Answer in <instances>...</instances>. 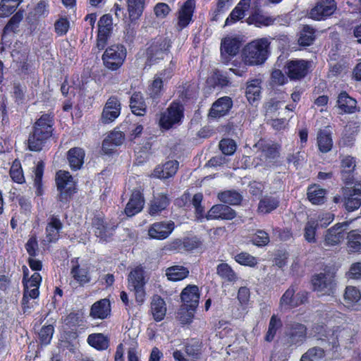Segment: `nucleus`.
I'll return each mask as SVG.
<instances>
[{
	"label": "nucleus",
	"mask_w": 361,
	"mask_h": 361,
	"mask_svg": "<svg viewBox=\"0 0 361 361\" xmlns=\"http://www.w3.org/2000/svg\"><path fill=\"white\" fill-rule=\"evenodd\" d=\"M326 190L318 185L309 187L307 197L313 204H321L325 201Z\"/></svg>",
	"instance_id": "58836bf2"
},
{
	"label": "nucleus",
	"mask_w": 361,
	"mask_h": 361,
	"mask_svg": "<svg viewBox=\"0 0 361 361\" xmlns=\"http://www.w3.org/2000/svg\"><path fill=\"white\" fill-rule=\"evenodd\" d=\"M169 202L170 200L166 194H158L151 202L149 214L151 215H155L165 209L169 204Z\"/></svg>",
	"instance_id": "f704fd0d"
},
{
	"label": "nucleus",
	"mask_w": 361,
	"mask_h": 361,
	"mask_svg": "<svg viewBox=\"0 0 361 361\" xmlns=\"http://www.w3.org/2000/svg\"><path fill=\"white\" fill-rule=\"evenodd\" d=\"M286 335L290 344L300 345L306 338L307 327L300 323H291L287 326Z\"/></svg>",
	"instance_id": "f8f14e48"
},
{
	"label": "nucleus",
	"mask_w": 361,
	"mask_h": 361,
	"mask_svg": "<svg viewBox=\"0 0 361 361\" xmlns=\"http://www.w3.org/2000/svg\"><path fill=\"white\" fill-rule=\"evenodd\" d=\"M151 310L154 319L157 321H161L166 312L165 301L159 295H154L151 302Z\"/></svg>",
	"instance_id": "2f4dec72"
},
{
	"label": "nucleus",
	"mask_w": 361,
	"mask_h": 361,
	"mask_svg": "<svg viewBox=\"0 0 361 361\" xmlns=\"http://www.w3.org/2000/svg\"><path fill=\"white\" fill-rule=\"evenodd\" d=\"M274 21L275 18L257 13L252 15L247 19L249 24H254L257 27L269 26L274 24Z\"/></svg>",
	"instance_id": "de8ad7c7"
},
{
	"label": "nucleus",
	"mask_w": 361,
	"mask_h": 361,
	"mask_svg": "<svg viewBox=\"0 0 361 361\" xmlns=\"http://www.w3.org/2000/svg\"><path fill=\"white\" fill-rule=\"evenodd\" d=\"M123 141L124 135L121 131H113L103 141L102 150L105 154H111L114 149L109 147V144L118 147L122 145Z\"/></svg>",
	"instance_id": "c756f323"
},
{
	"label": "nucleus",
	"mask_w": 361,
	"mask_h": 361,
	"mask_svg": "<svg viewBox=\"0 0 361 361\" xmlns=\"http://www.w3.org/2000/svg\"><path fill=\"white\" fill-rule=\"evenodd\" d=\"M144 199L138 190L132 192L130 200L126 207L125 213L128 216H133L139 213L143 208Z\"/></svg>",
	"instance_id": "5701e85b"
},
{
	"label": "nucleus",
	"mask_w": 361,
	"mask_h": 361,
	"mask_svg": "<svg viewBox=\"0 0 361 361\" xmlns=\"http://www.w3.org/2000/svg\"><path fill=\"white\" fill-rule=\"evenodd\" d=\"M189 269L180 265H174L166 269V276L169 281H178L187 278L189 275Z\"/></svg>",
	"instance_id": "72a5a7b5"
},
{
	"label": "nucleus",
	"mask_w": 361,
	"mask_h": 361,
	"mask_svg": "<svg viewBox=\"0 0 361 361\" xmlns=\"http://www.w3.org/2000/svg\"><path fill=\"white\" fill-rule=\"evenodd\" d=\"M195 8V0H188L182 5L178 11V25L180 29L185 27L191 22Z\"/></svg>",
	"instance_id": "6ab92c4d"
},
{
	"label": "nucleus",
	"mask_w": 361,
	"mask_h": 361,
	"mask_svg": "<svg viewBox=\"0 0 361 361\" xmlns=\"http://www.w3.org/2000/svg\"><path fill=\"white\" fill-rule=\"evenodd\" d=\"M252 245L262 247L266 246L269 242L268 234L264 231H258L252 238Z\"/></svg>",
	"instance_id": "e2e57ef3"
},
{
	"label": "nucleus",
	"mask_w": 361,
	"mask_h": 361,
	"mask_svg": "<svg viewBox=\"0 0 361 361\" xmlns=\"http://www.w3.org/2000/svg\"><path fill=\"white\" fill-rule=\"evenodd\" d=\"M317 226L316 220L311 219L307 221L305 228V238L307 241L312 242L314 240Z\"/></svg>",
	"instance_id": "69168bd1"
},
{
	"label": "nucleus",
	"mask_w": 361,
	"mask_h": 361,
	"mask_svg": "<svg viewBox=\"0 0 361 361\" xmlns=\"http://www.w3.org/2000/svg\"><path fill=\"white\" fill-rule=\"evenodd\" d=\"M130 106L134 114L137 116L144 115L146 111V106L140 92H135L131 96Z\"/></svg>",
	"instance_id": "ea45409f"
},
{
	"label": "nucleus",
	"mask_w": 361,
	"mask_h": 361,
	"mask_svg": "<svg viewBox=\"0 0 361 361\" xmlns=\"http://www.w3.org/2000/svg\"><path fill=\"white\" fill-rule=\"evenodd\" d=\"M235 216V211L225 204L214 205L208 212L207 219H233Z\"/></svg>",
	"instance_id": "aec40b11"
},
{
	"label": "nucleus",
	"mask_w": 361,
	"mask_h": 361,
	"mask_svg": "<svg viewBox=\"0 0 361 361\" xmlns=\"http://www.w3.org/2000/svg\"><path fill=\"white\" fill-rule=\"evenodd\" d=\"M326 355V351L324 348L318 346L310 348L305 353L300 361H319Z\"/></svg>",
	"instance_id": "37998d69"
},
{
	"label": "nucleus",
	"mask_w": 361,
	"mask_h": 361,
	"mask_svg": "<svg viewBox=\"0 0 361 361\" xmlns=\"http://www.w3.org/2000/svg\"><path fill=\"white\" fill-rule=\"evenodd\" d=\"M245 93L246 97L250 104L259 99L261 93L260 80L255 79L249 82Z\"/></svg>",
	"instance_id": "4c0bfd02"
},
{
	"label": "nucleus",
	"mask_w": 361,
	"mask_h": 361,
	"mask_svg": "<svg viewBox=\"0 0 361 361\" xmlns=\"http://www.w3.org/2000/svg\"><path fill=\"white\" fill-rule=\"evenodd\" d=\"M49 2L47 0H40L33 10L36 18H45L49 15Z\"/></svg>",
	"instance_id": "13d9d810"
},
{
	"label": "nucleus",
	"mask_w": 361,
	"mask_h": 361,
	"mask_svg": "<svg viewBox=\"0 0 361 361\" xmlns=\"http://www.w3.org/2000/svg\"><path fill=\"white\" fill-rule=\"evenodd\" d=\"M126 57V48L121 44H114L106 49L102 56V61L106 68L116 71L123 65Z\"/></svg>",
	"instance_id": "39448f33"
},
{
	"label": "nucleus",
	"mask_w": 361,
	"mask_h": 361,
	"mask_svg": "<svg viewBox=\"0 0 361 361\" xmlns=\"http://www.w3.org/2000/svg\"><path fill=\"white\" fill-rule=\"evenodd\" d=\"M54 331V326L51 324L43 326L39 332V337L41 342L44 344L49 343Z\"/></svg>",
	"instance_id": "0e129e2a"
},
{
	"label": "nucleus",
	"mask_w": 361,
	"mask_h": 361,
	"mask_svg": "<svg viewBox=\"0 0 361 361\" xmlns=\"http://www.w3.org/2000/svg\"><path fill=\"white\" fill-rule=\"evenodd\" d=\"M175 228L172 221H161L153 224L148 230L150 238L163 240L166 238Z\"/></svg>",
	"instance_id": "ddd939ff"
},
{
	"label": "nucleus",
	"mask_w": 361,
	"mask_h": 361,
	"mask_svg": "<svg viewBox=\"0 0 361 361\" xmlns=\"http://www.w3.org/2000/svg\"><path fill=\"white\" fill-rule=\"evenodd\" d=\"M282 326V322L279 317L274 314L271 316L269 323L268 331L265 335L264 339L267 342H271L274 340L277 331Z\"/></svg>",
	"instance_id": "49530a36"
},
{
	"label": "nucleus",
	"mask_w": 361,
	"mask_h": 361,
	"mask_svg": "<svg viewBox=\"0 0 361 361\" xmlns=\"http://www.w3.org/2000/svg\"><path fill=\"white\" fill-rule=\"evenodd\" d=\"M350 222L344 221L336 224L334 227L329 228L325 235V243L326 245L334 246L337 245L344 237L345 231Z\"/></svg>",
	"instance_id": "a211bd4d"
},
{
	"label": "nucleus",
	"mask_w": 361,
	"mask_h": 361,
	"mask_svg": "<svg viewBox=\"0 0 361 361\" xmlns=\"http://www.w3.org/2000/svg\"><path fill=\"white\" fill-rule=\"evenodd\" d=\"M61 228L62 224L61 221L56 217H52L46 228L45 241L51 243L59 239V232Z\"/></svg>",
	"instance_id": "473e14b6"
},
{
	"label": "nucleus",
	"mask_w": 361,
	"mask_h": 361,
	"mask_svg": "<svg viewBox=\"0 0 361 361\" xmlns=\"http://www.w3.org/2000/svg\"><path fill=\"white\" fill-rule=\"evenodd\" d=\"M144 4L145 0H128V11L132 21L138 19L142 15Z\"/></svg>",
	"instance_id": "a19ab883"
},
{
	"label": "nucleus",
	"mask_w": 361,
	"mask_h": 361,
	"mask_svg": "<svg viewBox=\"0 0 361 361\" xmlns=\"http://www.w3.org/2000/svg\"><path fill=\"white\" fill-rule=\"evenodd\" d=\"M240 46V42L236 37H226L221 40V55L228 54V56H235L238 52Z\"/></svg>",
	"instance_id": "c85d7f7f"
},
{
	"label": "nucleus",
	"mask_w": 361,
	"mask_h": 361,
	"mask_svg": "<svg viewBox=\"0 0 361 361\" xmlns=\"http://www.w3.org/2000/svg\"><path fill=\"white\" fill-rule=\"evenodd\" d=\"M314 40V29L310 26H305L300 32L298 42L302 46H310Z\"/></svg>",
	"instance_id": "5fc2aeb1"
},
{
	"label": "nucleus",
	"mask_w": 361,
	"mask_h": 361,
	"mask_svg": "<svg viewBox=\"0 0 361 361\" xmlns=\"http://www.w3.org/2000/svg\"><path fill=\"white\" fill-rule=\"evenodd\" d=\"M10 176L12 180L17 183H23L25 182L23 170L19 161H13L10 169Z\"/></svg>",
	"instance_id": "6e6d98bb"
},
{
	"label": "nucleus",
	"mask_w": 361,
	"mask_h": 361,
	"mask_svg": "<svg viewBox=\"0 0 361 361\" xmlns=\"http://www.w3.org/2000/svg\"><path fill=\"white\" fill-rule=\"evenodd\" d=\"M85 155L84 149L80 147H73L68 151L67 159L71 169L78 170L81 168Z\"/></svg>",
	"instance_id": "cd10ccee"
},
{
	"label": "nucleus",
	"mask_w": 361,
	"mask_h": 361,
	"mask_svg": "<svg viewBox=\"0 0 361 361\" xmlns=\"http://www.w3.org/2000/svg\"><path fill=\"white\" fill-rule=\"evenodd\" d=\"M183 106L178 102H172L165 111L161 113L159 125L162 128L170 129L173 126L180 124L184 116Z\"/></svg>",
	"instance_id": "423d86ee"
},
{
	"label": "nucleus",
	"mask_w": 361,
	"mask_h": 361,
	"mask_svg": "<svg viewBox=\"0 0 361 361\" xmlns=\"http://www.w3.org/2000/svg\"><path fill=\"white\" fill-rule=\"evenodd\" d=\"M340 159L342 180L346 184H349L352 183L353 180V172L356 166L355 160L349 155L341 156Z\"/></svg>",
	"instance_id": "4be33fe9"
},
{
	"label": "nucleus",
	"mask_w": 361,
	"mask_h": 361,
	"mask_svg": "<svg viewBox=\"0 0 361 361\" xmlns=\"http://www.w3.org/2000/svg\"><path fill=\"white\" fill-rule=\"evenodd\" d=\"M337 104L338 108L345 113L352 114L357 109L356 100L350 97L345 92L340 93Z\"/></svg>",
	"instance_id": "7c9ffc66"
},
{
	"label": "nucleus",
	"mask_w": 361,
	"mask_h": 361,
	"mask_svg": "<svg viewBox=\"0 0 361 361\" xmlns=\"http://www.w3.org/2000/svg\"><path fill=\"white\" fill-rule=\"evenodd\" d=\"M111 312V305L108 299L95 302L91 307L90 314L94 319H106Z\"/></svg>",
	"instance_id": "393cba45"
},
{
	"label": "nucleus",
	"mask_w": 361,
	"mask_h": 361,
	"mask_svg": "<svg viewBox=\"0 0 361 361\" xmlns=\"http://www.w3.org/2000/svg\"><path fill=\"white\" fill-rule=\"evenodd\" d=\"M216 273L221 278L229 282H235L238 279L235 272L226 263L219 264L216 267Z\"/></svg>",
	"instance_id": "a18cd8bd"
},
{
	"label": "nucleus",
	"mask_w": 361,
	"mask_h": 361,
	"mask_svg": "<svg viewBox=\"0 0 361 361\" xmlns=\"http://www.w3.org/2000/svg\"><path fill=\"white\" fill-rule=\"evenodd\" d=\"M331 130L329 127L319 130L317 136V143L319 150L322 153H327L333 147Z\"/></svg>",
	"instance_id": "b1692460"
},
{
	"label": "nucleus",
	"mask_w": 361,
	"mask_h": 361,
	"mask_svg": "<svg viewBox=\"0 0 361 361\" xmlns=\"http://www.w3.org/2000/svg\"><path fill=\"white\" fill-rule=\"evenodd\" d=\"M92 224L96 236L101 240H107L113 235L114 228L106 226L103 219L96 218L94 219Z\"/></svg>",
	"instance_id": "c9c22d12"
},
{
	"label": "nucleus",
	"mask_w": 361,
	"mask_h": 361,
	"mask_svg": "<svg viewBox=\"0 0 361 361\" xmlns=\"http://www.w3.org/2000/svg\"><path fill=\"white\" fill-rule=\"evenodd\" d=\"M43 161H38L34 170V186L36 188L35 193L40 196L43 193L42 179L44 172Z\"/></svg>",
	"instance_id": "09e8293b"
},
{
	"label": "nucleus",
	"mask_w": 361,
	"mask_h": 361,
	"mask_svg": "<svg viewBox=\"0 0 361 361\" xmlns=\"http://www.w3.org/2000/svg\"><path fill=\"white\" fill-rule=\"evenodd\" d=\"M170 47L169 41L166 39L154 42L147 49V61L150 63H153L159 59H163Z\"/></svg>",
	"instance_id": "2eb2a0df"
},
{
	"label": "nucleus",
	"mask_w": 361,
	"mask_h": 361,
	"mask_svg": "<svg viewBox=\"0 0 361 361\" xmlns=\"http://www.w3.org/2000/svg\"><path fill=\"white\" fill-rule=\"evenodd\" d=\"M56 183L58 190L60 192L61 200H66L75 192V182L68 171H59L56 173Z\"/></svg>",
	"instance_id": "0eeeda50"
},
{
	"label": "nucleus",
	"mask_w": 361,
	"mask_h": 361,
	"mask_svg": "<svg viewBox=\"0 0 361 361\" xmlns=\"http://www.w3.org/2000/svg\"><path fill=\"white\" fill-rule=\"evenodd\" d=\"M343 198L345 208L354 211L361 205V181L355 183L351 188L343 189Z\"/></svg>",
	"instance_id": "6e6552de"
},
{
	"label": "nucleus",
	"mask_w": 361,
	"mask_h": 361,
	"mask_svg": "<svg viewBox=\"0 0 361 361\" xmlns=\"http://www.w3.org/2000/svg\"><path fill=\"white\" fill-rule=\"evenodd\" d=\"M336 8L334 0H321L311 10L310 16L314 20H322L332 15Z\"/></svg>",
	"instance_id": "9d476101"
},
{
	"label": "nucleus",
	"mask_w": 361,
	"mask_h": 361,
	"mask_svg": "<svg viewBox=\"0 0 361 361\" xmlns=\"http://www.w3.org/2000/svg\"><path fill=\"white\" fill-rule=\"evenodd\" d=\"M232 106V101L228 97L219 98L215 102L209 111V116L219 118L226 115Z\"/></svg>",
	"instance_id": "a878e982"
},
{
	"label": "nucleus",
	"mask_w": 361,
	"mask_h": 361,
	"mask_svg": "<svg viewBox=\"0 0 361 361\" xmlns=\"http://www.w3.org/2000/svg\"><path fill=\"white\" fill-rule=\"evenodd\" d=\"M113 28L112 18L109 15H104L98 22V34L97 47L103 49L109 37Z\"/></svg>",
	"instance_id": "1a4fd4ad"
},
{
	"label": "nucleus",
	"mask_w": 361,
	"mask_h": 361,
	"mask_svg": "<svg viewBox=\"0 0 361 361\" xmlns=\"http://www.w3.org/2000/svg\"><path fill=\"white\" fill-rule=\"evenodd\" d=\"M69 27V20L63 17L58 19L54 23L55 32L59 36L65 35L68 32Z\"/></svg>",
	"instance_id": "052dcab7"
},
{
	"label": "nucleus",
	"mask_w": 361,
	"mask_h": 361,
	"mask_svg": "<svg viewBox=\"0 0 361 361\" xmlns=\"http://www.w3.org/2000/svg\"><path fill=\"white\" fill-rule=\"evenodd\" d=\"M271 40L270 37H262L247 43L241 54L244 64L254 66L264 63L270 54Z\"/></svg>",
	"instance_id": "f257e3e1"
},
{
	"label": "nucleus",
	"mask_w": 361,
	"mask_h": 361,
	"mask_svg": "<svg viewBox=\"0 0 361 361\" xmlns=\"http://www.w3.org/2000/svg\"><path fill=\"white\" fill-rule=\"evenodd\" d=\"M348 238L350 248H361V234L357 231H350Z\"/></svg>",
	"instance_id": "774afa93"
},
{
	"label": "nucleus",
	"mask_w": 361,
	"mask_h": 361,
	"mask_svg": "<svg viewBox=\"0 0 361 361\" xmlns=\"http://www.w3.org/2000/svg\"><path fill=\"white\" fill-rule=\"evenodd\" d=\"M310 64L305 60H290L285 66L286 72L290 79H300L307 73Z\"/></svg>",
	"instance_id": "9b49d317"
},
{
	"label": "nucleus",
	"mask_w": 361,
	"mask_h": 361,
	"mask_svg": "<svg viewBox=\"0 0 361 361\" xmlns=\"http://www.w3.org/2000/svg\"><path fill=\"white\" fill-rule=\"evenodd\" d=\"M121 114V104L116 97H110L103 109L102 120L103 123H109L114 121Z\"/></svg>",
	"instance_id": "f3484780"
},
{
	"label": "nucleus",
	"mask_w": 361,
	"mask_h": 361,
	"mask_svg": "<svg viewBox=\"0 0 361 361\" xmlns=\"http://www.w3.org/2000/svg\"><path fill=\"white\" fill-rule=\"evenodd\" d=\"M22 18L23 14L19 12L16 13L5 26L4 32H15Z\"/></svg>",
	"instance_id": "338daca9"
},
{
	"label": "nucleus",
	"mask_w": 361,
	"mask_h": 361,
	"mask_svg": "<svg viewBox=\"0 0 361 361\" xmlns=\"http://www.w3.org/2000/svg\"><path fill=\"white\" fill-rule=\"evenodd\" d=\"M219 147L226 155L233 154L236 149V144L234 140L231 139H223L219 142Z\"/></svg>",
	"instance_id": "680f3d73"
},
{
	"label": "nucleus",
	"mask_w": 361,
	"mask_h": 361,
	"mask_svg": "<svg viewBox=\"0 0 361 361\" xmlns=\"http://www.w3.org/2000/svg\"><path fill=\"white\" fill-rule=\"evenodd\" d=\"M311 282L313 290L319 295L334 296L336 293L337 283L333 272L328 271L314 274Z\"/></svg>",
	"instance_id": "20e7f679"
},
{
	"label": "nucleus",
	"mask_w": 361,
	"mask_h": 361,
	"mask_svg": "<svg viewBox=\"0 0 361 361\" xmlns=\"http://www.w3.org/2000/svg\"><path fill=\"white\" fill-rule=\"evenodd\" d=\"M279 205V201L274 197H264L260 200L258 211L263 214H267L274 210Z\"/></svg>",
	"instance_id": "603ef678"
},
{
	"label": "nucleus",
	"mask_w": 361,
	"mask_h": 361,
	"mask_svg": "<svg viewBox=\"0 0 361 361\" xmlns=\"http://www.w3.org/2000/svg\"><path fill=\"white\" fill-rule=\"evenodd\" d=\"M361 298V294L358 289L353 286H348L344 293V299L348 304H354Z\"/></svg>",
	"instance_id": "4d7b16f0"
},
{
	"label": "nucleus",
	"mask_w": 361,
	"mask_h": 361,
	"mask_svg": "<svg viewBox=\"0 0 361 361\" xmlns=\"http://www.w3.org/2000/svg\"><path fill=\"white\" fill-rule=\"evenodd\" d=\"M128 285L130 288L145 286L144 270L141 267H135L131 271L128 278Z\"/></svg>",
	"instance_id": "e433bc0d"
},
{
	"label": "nucleus",
	"mask_w": 361,
	"mask_h": 361,
	"mask_svg": "<svg viewBox=\"0 0 361 361\" xmlns=\"http://www.w3.org/2000/svg\"><path fill=\"white\" fill-rule=\"evenodd\" d=\"M250 6V0H240L225 21L224 26L231 25L243 19Z\"/></svg>",
	"instance_id": "412c9836"
},
{
	"label": "nucleus",
	"mask_w": 361,
	"mask_h": 361,
	"mask_svg": "<svg viewBox=\"0 0 361 361\" xmlns=\"http://www.w3.org/2000/svg\"><path fill=\"white\" fill-rule=\"evenodd\" d=\"M75 261V264L73 265L71 269V274L73 277L80 283H87L90 281V278L88 276L87 271L85 269L80 268L79 264H78V259H75L72 260V263H74Z\"/></svg>",
	"instance_id": "8fccbe9b"
},
{
	"label": "nucleus",
	"mask_w": 361,
	"mask_h": 361,
	"mask_svg": "<svg viewBox=\"0 0 361 361\" xmlns=\"http://www.w3.org/2000/svg\"><path fill=\"white\" fill-rule=\"evenodd\" d=\"M52 118L48 114L42 115L35 123L33 133L29 136L27 143L31 151H40L52 133Z\"/></svg>",
	"instance_id": "f03ea898"
},
{
	"label": "nucleus",
	"mask_w": 361,
	"mask_h": 361,
	"mask_svg": "<svg viewBox=\"0 0 361 361\" xmlns=\"http://www.w3.org/2000/svg\"><path fill=\"white\" fill-rule=\"evenodd\" d=\"M218 197L220 201L232 205H236L241 201V195L233 190H227L219 193Z\"/></svg>",
	"instance_id": "3c124183"
},
{
	"label": "nucleus",
	"mask_w": 361,
	"mask_h": 361,
	"mask_svg": "<svg viewBox=\"0 0 361 361\" xmlns=\"http://www.w3.org/2000/svg\"><path fill=\"white\" fill-rule=\"evenodd\" d=\"M27 277L28 269L24 267L23 279L24 290L21 304L25 313L32 308V305L30 304V299L38 298L39 294V288L42 281V276L37 272L34 273L30 279H27Z\"/></svg>",
	"instance_id": "7ed1b4c3"
},
{
	"label": "nucleus",
	"mask_w": 361,
	"mask_h": 361,
	"mask_svg": "<svg viewBox=\"0 0 361 361\" xmlns=\"http://www.w3.org/2000/svg\"><path fill=\"white\" fill-rule=\"evenodd\" d=\"M183 302L182 306L195 310L199 305L200 293L199 288L195 285H188L183 290L180 295Z\"/></svg>",
	"instance_id": "dca6fc26"
},
{
	"label": "nucleus",
	"mask_w": 361,
	"mask_h": 361,
	"mask_svg": "<svg viewBox=\"0 0 361 361\" xmlns=\"http://www.w3.org/2000/svg\"><path fill=\"white\" fill-rule=\"evenodd\" d=\"M235 260L240 264L249 267H254L257 263L255 257L245 252L235 255Z\"/></svg>",
	"instance_id": "bf43d9fd"
},
{
	"label": "nucleus",
	"mask_w": 361,
	"mask_h": 361,
	"mask_svg": "<svg viewBox=\"0 0 361 361\" xmlns=\"http://www.w3.org/2000/svg\"><path fill=\"white\" fill-rule=\"evenodd\" d=\"M87 343L93 348L99 350H105L109 346V341L102 334H92L89 335Z\"/></svg>",
	"instance_id": "c03bdc74"
},
{
	"label": "nucleus",
	"mask_w": 361,
	"mask_h": 361,
	"mask_svg": "<svg viewBox=\"0 0 361 361\" xmlns=\"http://www.w3.org/2000/svg\"><path fill=\"white\" fill-rule=\"evenodd\" d=\"M18 5L16 0H2L0 3V17H8L16 11Z\"/></svg>",
	"instance_id": "864d4df0"
},
{
	"label": "nucleus",
	"mask_w": 361,
	"mask_h": 361,
	"mask_svg": "<svg viewBox=\"0 0 361 361\" xmlns=\"http://www.w3.org/2000/svg\"><path fill=\"white\" fill-rule=\"evenodd\" d=\"M172 74L173 68H169L154 76V80L148 89V92L151 97L155 98L161 94L164 90V84L171 78Z\"/></svg>",
	"instance_id": "4468645a"
},
{
	"label": "nucleus",
	"mask_w": 361,
	"mask_h": 361,
	"mask_svg": "<svg viewBox=\"0 0 361 361\" xmlns=\"http://www.w3.org/2000/svg\"><path fill=\"white\" fill-rule=\"evenodd\" d=\"M178 162L177 161H169L161 166H158L154 170V177L161 179L169 178L176 173L178 169Z\"/></svg>",
	"instance_id": "bb28decb"
},
{
	"label": "nucleus",
	"mask_w": 361,
	"mask_h": 361,
	"mask_svg": "<svg viewBox=\"0 0 361 361\" xmlns=\"http://www.w3.org/2000/svg\"><path fill=\"white\" fill-rule=\"evenodd\" d=\"M297 288L295 285H292L283 294L280 300V305L281 307L292 308L298 306V303L295 300V293Z\"/></svg>",
	"instance_id": "79ce46f5"
}]
</instances>
